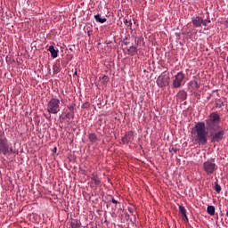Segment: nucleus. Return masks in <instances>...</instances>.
<instances>
[{
  "mask_svg": "<svg viewBox=\"0 0 228 228\" xmlns=\"http://www.w3.org/2000/svg\"><path fill=\"white\" fill-rule=\"evenodd\" d=\"M45 110L50 115H57V113H60V99L52 98L47 102Z\"/></svg>",
  "mask_w": 228,
  "mask_h": 228,
  "instance_id": "7ed1b4c3",
  "label": "nucleus"
},
{
  "mask_svg": "<svg viewBox=\"0 0 228 228\" xmlns=\"http://www.w3.org/2000/svg\"><path fill=\"white\" fill-rule=\"evenodd\" d=\"M102 81L103 85H108V83L110 82V77L108 76H103L102 77Z\"/></svg>",
  "mask_w": 228,
  "mask_h": 228,
  "instance_id": "4be33fe9",
  "label": "nucleus"
},
{
  "mask_svg": "<svg viewBox=\"0 0 228 228\" xmlns=\"http://www.w3.org/2000/svg\"><path fill=\"white\" fill-rule=\"evenodd\" d=\"M183 81H184V73L178 72L175 76V79L173 80L174 88H181V86L183 85Z\"/></svg>",
  "mask_w": 228,
  "mask_h": 228,
  "instance_id": "1a4fd4ad",
  "label": "nucleus"
},
{
  "mask_svg": "<svg viewBox=\"0 0 228 228\" xmlns=\"http://www.w3.org/2000/svg\"><path fill=\"white\" fill-rule=\"evenodd\" d=\"M216 108H222L224 106V102L218 103V102H216Z\"/></svg>",
  "mask_w": 228,
  "mask_h": 228,
  "instance_id": "a878e982",
  "label": "nucleus"
},
{
  "mask_svg": "<svg viewBox=\"0 0 228 228\" xmlns=\"http://www.w3.org/2000/svg\"><path fill=\"white\" fill-rule=\"evenodd\" d=\"M134 140V133L133 131L127 132L121 139V142L124 145H127L129 142H133Z\"/></svg>",
  "mask_w": 228,
  "mask_h": 228,
  "instance_id": "9d476101",
  "label": "nucleus"
},
{
  "mask_svg": "<svg viewBox=\"0 0 228 228\" xmlns=\"http://www.w3.org/2000/svg\"><path fill=\"white\" fill-rule=\"evenodd\" d=\"M176 99L180 102H183V101H186V99H188V93L183 90L179 91L176 94Z\"/></svg>",
  "mask_w": 228,
  "mask_h": 228,
  "instance_id": "f8f14e48",
  "label": "nucleus"
},
{
  "mask_svg": "<svg viewBox=\"0 0 228 228\" xmlns=\"http://www.w3.org/2000/svg\"><path fill=\"white\" fill-rule=\"evenodd\" d=\"M68 110H69L71 113H74V110H76V104L72 103L71 105H69Z\"/></svg>",
  "mask_w": 228,
  "mask_h": 228,
  "instance_id": "5701e85b",
  "label": "nucleus"
},
{
  "mask_svg": "<svg viewBox=\"0 0 228 228\" xmlns=\"http://www.w3.org/2000/svg\"><path fill=\"white\" fill-rule=\"evenodd\" d=\"M179 211L183 216V219L188 222V216H186V208H184V206H179Z\"/></svg>",
  "mask_w": 228,
  "mask_h": 228,
  "instance_id": "ddd939ff",
  "label": "nucleus"
},
{
  "mask_svg": "<svg viewBox=\"0 0 228 228\" xmlns=\"http://www.w3.org/2000/svg\"><path fill=\"white\" fill-rule=\"evenodd\" d=\"M215 191H216V193H220V191H222V186L218 184V182L215 183Z\"/></svg>",
  "mask_w": 228,
  "mask_h": 228,
  "instance_id": "412c9836",
  "label": "nucleus"
},
{
  "mask_svg": "<svg viewBox=\"0 0 228 228\" xmlns=\"http://www.w3.org/2000/svg\"><path fill=\"white\" fill-rule=\"evenodd\" d=\"M191 22L195 28H200L201 26H204L206 28L208 24L211 23V20H204L202 19V17L195 16L191 19Z\"/></svg>",
  "mask_w": 228,
  "mask_h": 228,
  "instance_id": "0eeeda50",
  "label": "nucleus"
},
{
  "mask_svg": "<svg viewBox=\"0 0 228 228\" xmlns=\"http://www.w3.org/2000/svg\"><path fill=\"white\" fill-rule=\"evenodd\" d=\"M226 216H228V211L226 212Z\"/></svg>",
  "mask_w": 228,
  "mask_h": 228,
  "instance_id": "7c9ffc66",
  "label": "nucleus"
},
{
  "mask_svg": "<svg viewBox=\"0 0 228 228\" xmlns=\"http://www.w3.org/2000/svg\"><path fill=\"white\" fill-rule=\"evenodd\" d=\"M53 72L55 74H58L60 72V66L59 65H57V64L53 65Z\"/></svg>",
  "mask_w": 228,
  "mask_h": 228,
  "instance_id": "b1692460",
  "label": "nucleus"
},
{
  "mask_svg": "<svg viewBox=\"0 0 228 228\" xmlns=\"http://www.w3.org/2000/svg\"><path fill=\"white\" fill-rule=\"evenodd\" d=\"M216 168V164L211 160H207L203 163V170L208 175L215 174Z\"/></svg>",
  "mask_w": 228,
  "mask_h": 228,
  "instance_id": "423d86ee",
  "label": "nucleus"
},
{
  "mask_svg": "<svg viewBox=\"0 0 228 228\" xmlns=\"http://www.w3.org/2000/svg\"><path fill=\"white\" fill-rule=\"evenodd\" d=\"M91 187L94 188V186H101L102 182L99 176L95 174L91 175Z\"/></svg>",
  "mask_w": 228,
  "mask_h": 228,
  "instance_id": "9b49d317",
  "label": "nucleus"
},
{
  "mask_svg": "<svg viewBox=\"0 0 228 228\" xmlns=\"http://www.w3.org/2000/svg\"><path fill=\"white\" fill-rule=\"evenodd\" d=\"M48 51L51 53L52 58H58V51L53 45L49 46Z\"/></svg>",
  "mask_w": 228,
  "mask_h": 228,
  "instance_id": "4468645a",
  "label": "nucleus"
},
{
  "mask_svg": "<svg viewBox=\"0 0 228 228\" xmlns=\"http://www.w3.org/2000/svg\"><path fill=\"white\" fill-rule=\"evenodd\" d=\"M88 103H85L84 106H86Z\"/></svg>",
  "mask_w": 228,
  "mask_h": 228,
  "instance_id": "c756f323",
  "label": "nucleus"
},
{
  "mask_svg": "<svg viewBox=\"0 0 228 228\" xmlns=\"http://www.w3.org/2000/svg\"><path fill=\"white\" fill-rule=\"evenodd\" d=\"M207 213L213 216L215 215V206H208L207 208Z\"/></svg>",
  "mask_w": 228,
  "mask_h": 228,
  "instance_id": "6ab92c4d",
  "label": "nucleus"
},
{
  "mask_svg": "<svg viewBox=\"0 0 228 228\" xmlns=\"http://www.w3.org/2000/svg\"><path fill=\"white\" fill-rule=\"evenodd\" d=\"M88 103H85L84 106H86Z\"/></svg>",
  "mask_w": 228,
  "mask_h": 228,
  "instance_id": "c85d7f7f",
  "label": "nucleus"
},
{
  "mask_svg": "<svg viewBox=\"0 0 228 228\" xmlns=\"http://www.w3.org/2000/svg\"><path fill=\"white\" fill-rule=\"evenodd\" d=\"M220 114L218 112H212L209 114L208 118L206 119V128L209 133L218 131L220 129Z\"/></svg>",
  "mask_w": 228,
  "mask_h": 228,
  "instance_id": "f03ea898",
  "label": "nucleus"
},
{
  "mask_svg": "<svg viewBox=\"0 0 228 228\" xmlns=\"http://www.w3.org/2000/svg\"><path fill=\"white\" fill-rule=\"evenodd\" d=\"M87 138L92 143H95V142H97V134L94 133L88 134Z\"/></svg>",
  "mask_w": 228,
  "mask_h": 228,
  "instance_id": "2eb2a0df",
  "label": "nucleus"
},
{
  "mask_svg": "<svg viewBox=\"0 0 228 228\" xmlns=\"http://www.w3.org/2000/svg\"><path fill=\"white\" fill-rule=\"evenodd\" d=\"M210 136L212 143H218V142H222V140H224V136H225V130L210 132Z\"/></svg>",
  "mask_w": 228,
  "mask_h": 228,
  "instance_id": "6e6552de",
  "label": "nucleus"
},
{
  "mask_svg": "<svg viewBox=\"0 0 228 228\" xmlns=\"http://www.w3.org/2000/svg\"><path fill=\"white\" fill-rule=\"evenodd\" d=\"M191 134L196 136V142L200 145H206L208 143V132H206V123L198 122L192 131Z\"/></svg>",
  "mask_w": 228,
  "mask_h": 228,
  "instance_id": "f257e3e1",
  "label": "nucleus"
},
{
  "mask_svg": "<svg viewBox=\"0 0 228 228\" xmlns=\"http://www.w3.org/2000/svg\"><path fill=\"white\" fill-rule=\"evenodd\" d=\"M124 24H126V28H129V29H133V21H131V20L126 19Z\"/></svg>",
  "mask_w": 228,
  "mask_h": 228,
  "instance_id": "aec40b11",
  "label": "nucleus"
},
{
  "mask_svg": "<svg viewBox=\"0 0 228 228\" xmlns=\"http://www.w3.org/2000/svg\"><path fill=\"white\" fill-rule=\"evenodd\" d=\"M64 118H74V113L68 112L64 115Z\"/></svg>",
  "mask_w": 228,
  "mask_h": 228,
  "instance_id": "393cba45",
  "label": "nucleus"
},
{
  "mask_svg": "<svg viewBox=\"0 0 228 228\" xmlns=\"http://www.w3.org/2000/svg\"><path fill=\"white\" fill-rule=\"evenodd\" d=\"M94 19L96 22H100V24H104L108 20L106 18H101V14L94 15Z\"/></svg>",
  "mask_w": 228,
  "mask_h": 228,
  "instance_id": "f3484780",
  "label": "nucleus"
},
{
  "mask_svg": "<svg viewBox=\"0 0 228 228\" xmlns=\"http://www.w3.org/2000/svg\"><path fill=\"white\" fill-rule=\"evenodd\" d=\"M191 86L193 88V90H199L200 88V86L197 80L191 81Z\"/></svg>",
  "mask_w": 228,
  "mask_h": 228,
  "instance_id": "a211bd4d",
  "label": "nucleus"
},
{
  "mask_svg": "<svg viewBox=\"0 0 228 228\" xmlns=\"http://www.w3.org/2000/svg\"><path fill=\"white\" fill-rule=\"evenodd\" d=\"M56 151H58V149L56 147L53 148V152H56Z\"/></svg>",
  "mask_w": 228,
  "mask_h": 228,
  "instance_id": "cd10ccee",
  "label": "nucleus"
},
{
  "mask_svg": "<svg viewBox=\"0 0 228 228\" xmlns=\"http://www.w3.org/2000/svg\"><path fill=\"white\" fill-rule=\"evenodd\" d=\"M110 202L112 203V204H118V201H117V200H115V199H111L110 200Z\"/></svg>",
  "mask_w": 228,
  "mask_h": 228,
  "instance_id": "bb28decb",
  "label": "nucleus"
},
{
  "mask_svg": "<svg viewBox=\"0 0 228 228\" xmlns=\"http://www.w3.org/2000/svg\"><path fill=\"white\" fill-rule=\"evenodd\" d=\"M138 53V48H136V46H130V48L128 49V54H130V56H134V54Z\"/></svg>",
  "mask_w": 228,
  "mask_h": 228,
  "instance_id": "dca6fc26",
  "label": "nucleus"
},
{
  "mask_svg": "<svg viewBox=\"0 0 228 228\" xmlns=\"http://www.w3.org/2000/svg\"><path fill=\"white\" fill-rule=\"evenodd\" d=\"M12 152H13V148H10L8 139L6 137L1 136L0 134V154H4V156H6V154H10Z\"/></svg>",
  "mask_w": 228,
  "mask_h": 228,
  "instance_id": "20e7f679",
  "label": "nucleus"
},
{
  "mask_svg": "<svg viewBox=\"0 0 228 228\" xmlns=\"http://www.w3.org/2000/svg\"><path fill=\"white\" fill-rule=\"evenodd\" d=\"M170 85V74L167 71L162 72L157 78V86L159 88H165Z\"/></svg>",
  "mask_w": 228,
  "mask_h": 228,
  "instance_id": "39448f33",
  "label": "nucleus"
}]
</instances>
